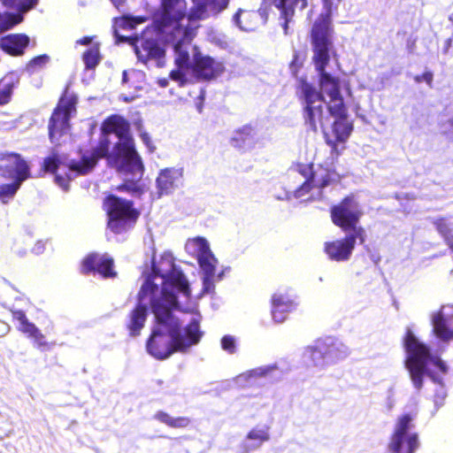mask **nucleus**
<instances>
[{"label": "nucleus", "instance_id": "nucleus-1", "mask_svg": "<svg viewBox=\"0 0 453 453\" xmlns=\"http://www.w3.org/2000/svg\"><path fill=\"white\" fill-rule=\"evenodd\" d=\"M101 129L104 136L98 146L83 154L80 161H73L69 169L86 174L100 158L106 157L109 165L123 176L124 182L118 190L139 195V181L143 176L144 166L130 134L129 123L121 116L112 115L104 121Z\"/></svg>", "mask_w": 453, "mask_h": 453}, {"label": "nucleus", "instance_id": "nucleus-2", "mask_svg": "<svg viewBox=\"0 0 453 453\" xmlns=\"http://www.w3.org/2000/svg\"><path fill=\"white\" fill-rule=\"evenodd\" d=\"M144 281L138 293L136 306L130 311L127 328L129 335H140L148 317V303L153 312L154 302L163 310L180 309L183 299L191 295L188 280L170 255L165 254L159 265L152 260L150 271L142 273Z\"/></svg>", "mask_w": 453, "mask_h": 453}, {"label": "nucleus", "instance_id": "nucleus-3", "mask_svg": "<svg viewBox=\"0 0 453 453\" xmlns=\"http://www.w3.org/2000/svg\"><path fill=\"white\" fill-rule=\"evenodd\" d=\"M193 7L187 12L186 0H161L159 10L154 15L153 23L162 28L169 27L174 42L175 50L180 56L177 62L186 64L188 49L196 34L192 21L205 19L225 10L229 0H192Z\"/></svg>", "mask_w": 453, "mask_h": 453}, {"label": "nucleus", "instance_id": "nucleus-4", "mask_svg": "<svg viewBox=\"0 0 453 453\" xmlns=\"http://www.w3.org/2000/svg\"><path fill=\"white\" fill-rule=\"evenodd\" d=\"M176 311H190L189 308L163 310L154 302L155 324L146 342L147 352L156 359L165 360L174 352H186L196 345L203 333L200 330V314H194L188 324L183 327Z\"/></svg>", "mask_w": 453, "mask_h": 453}, {"label": "nucleus", "instance_id": "nucleus-5", "mask_svg": "<svg viewBox=\"0 0 453 453\" xmlns=\"http://www.w3.org/2000/svg\"><path fill=\"white\" fill-rule=\"evenodd\" d=\"M405 350V368L414 388L419 392L423 388L424 377L427 376L437 385L434 395L435 411L444 405L447 390L444 377L448 374V365L438 356L434 355L429 346L421 342L410 327L406 328L403 339Z\"/></svg>", "mask_w": 453, "mask_h": 453}, {"label": "nucleus", "instance_id": "nucleus-6", "mask_svg": "<svg viewBox=\"0 0 453 453\" xmlns=\"http://www.w3.org/2000/svg\"><path fill=\"white\" fill-rule=\"evenodd\" d=\"M145 20L143 17H122L114 19L113 35L117 44L127 42L134 47L139 62L148 67L162 68L165 65V46L172 44L175 50L173 40L170 39L172 33L169 27L162 28L156 24L148 26L141 34L133 36L121 35L118 28L133 29Z\"/></svg>", "mask_w": 453, "mask_h": 453}, {"label": "nucleus", "instance_id": "nucleus-7", "mask_svg": "<svg viewBox=\"0 0 453 453\" xmlns=\"http://www.w3.org/2000/svg\"><path fill=\"white\" fill-rule=\"evenodd\" d=\"M350 351L341 340L333 336L319 338L303 350V359L308 366L324 371L347 358Z\"/></svg>", "mask_w": 453, "mask_h": 453}, {"label": "nucleus", "instance_id": "nucleus-8", "mask_svg": "<svg viewBox=\"0 0 453 453\" xmlns=\"http://www.w3.org/2000/svg\"><path fill=\"white\" fill-rule=\"evenodd\" d=\"M313 50V62L319 74V93L326 94L329 98L341 95L340 85L336 79L326 72V67L330 59V54L333 50L332 38H311Z\"/></svg>", "mask_w": 453, "mask_h": 453}, {"label": "nucleus", "instance_id": "nucleus-9", "mask_svg": "<svg viewBox=\"0 0 453 453\" xmlns=\"http://www.w3.org/2000/svg\"><path fill=\"white\" fill-rule=\"evenodd\" d=\"M186 251L195 257L203 273V293L210 294L214 291L215 270L218 259L210 249L208 241L203 237H196L187 242Z\"/></svg>", "mask_w": 453, "mask_h": 453}, {"label": "nucleus", "instance_id": "nucleus-10", "mask_svg": "<svg viewBox=\"0 0 453 453\" xmlns=\"http://www.w3.org/2000/svg\"><path fill=\"white\" fill-rule=\"evenodd\" d=\"M104 208L108 217V227L115 234L130 228L139 217L133 203L115 195H109L104 201Z\"/></svg>", "mask_w": 453, "mask_h": 453}, {"label": "nucleus", "instance_id": "nucleus-11", "mask_svg": "<svg viewBox=\"0 0 453 453\" xmlns=\"http://www.w3.org/2000/svg\"><path fill=\"white\" fill-rule=\"evenodd\" d=\"M414 415L403 413L395 419L388 444L391 453H415L419 448L418 434L414 431Z\"/></svg>", "mask_w": 453, "mask_h": 453}, {"label": "nucleus", "instance_id": "nucleus-12", "mask_svg": "<svg viewBox=\"0 0 453 453\" xmlns=\"http://www.w3.org/2000/svg\"><path fill=\"white\" fill-rule=\"evenodd\" d=\"M300 97L303 102V118L308 129L317 132L319 126L324 127V120L327 117H324L323 103L324 96L318 89L307 82L301 81L299 84Z\"/></svg>", "mask_w": 453, "mask_h": 453}, {"label": "nucleus", "instance_id": "nucleus-13", "mask_svg": "<svg viewBox=\"0 0 453 453\" xmlns=\"http://www.w3.org/2000/svg\"><path fill=\"white\" fill-rule=\"evenodd\" d=\"M296 171L304 178L303 183L295 190L294 196L301 198L307 194L311 188H324L334 182H338L340 176L334 171L322 167L314 170L311 165H298Z\"/></svg>", "mask_w": 453, "mask_h": 453}, {"label": "nucleus", "instance_id": "nucleus-14", "mask_svg": "<svg viewBox=\"0 0 453 453\" xmlns=\"http://www.w3.org/2000/svg\"><path fill=\"white\" fill-rule=\"evenodd\" d=\"M283 376V371L274 363L246 371L237 375L234 382L242 388L262 387L279 382Z\"/></svg>", "mask_w": 453, "mask_h": 453}, {"label": "nucleus", "instance_id": "nucleus-15", "mask_svg": "<svg viewBox=\"0 0 453 453\" xmlns=\"http://www.w3.org/2000/svg\"><path fill=\"white\" fill-rule=\"evenodd\" d=\"M361 215L359 203L354 196L345 197L339 204L331 208L334 224L348 233L362 228L357 226Z\"/></svg>", "mask_w": 453, "mask_h": 453}, {"label": "nucleus", "instance_id": "nucleus-16", "mask_svg": "<svg viewBox=\"0 0 453 453\" xmlns=\"http://www.w3.org/2000/svg\"><path fill=\"white\" fill-rule=\"evenodd\" d=\"M362 244L365 241V231L358 228L354 233H348L340 240L327 242L324 245V251L330 260L336 262L348 261L355 249L357 241Z\"/></svg>", "mask_w": 453, "mask_h": 453}, {"label": "nucleus", "instance_id": "nucleus-17", "mask_svg": "<svg viewBox=\"0 0 453 453\" xmlns=\"http://www.w3.org/2000/svg\"><path fill=\"white\" fill-rule=\"evenodd\" d=\"M0 176L23 183L30 178V166L18 153L0 152Z\"/></svg>", "mask_w": 453, "mask_h": 453}, {"label": "nucleus", "instance_id": "nucleus-18", "mask_svg": "<svg viewBox=\"0 0 453 453\" xmlns=\"http://www.w3.org/2000/svg\"><path fill=\"white\" fill-rule=\"evenodd\" d=\"M432 333L441 342L453 340V304H443L430 316Z\"/></svg>", "mask_w": 453, "mask_h": 453}, {"label": "nucleus", "instance_id": "nucleus-19", "mask_svg": "<svg viewBox=\"0 0 453 453\" xmlns=\"http://www.w3.org/2000/svg\"><path fill=\"white\" fill-rule=\"evenodd\" d=\"M7 6L16 9V12H0V31L4 32L19 24L24 14L36 6L39 0H1Z\"/></svg>", "mask_w": 453, "mask_h": 453}, {"label": "nucleus", "instance_id": "nucleus-20", "mask_svg": "<svg viewBox=\"0 0 453 453\" xmlns=\"http://www.w3.org/2000/svg\"><path fill=\"white\" fill-rule=\"evenodd\" d=\"M183 185V168L168 167L162 169L156 180L158 196H169Z\"/></svg>", "mask_w": 453, "mask_h": 453}, {"label": "nucleus", "instance_id": "nucleus-21", "mask_svg": "<svg viewBox=\"0 0 453 453\" xmlns=\"http://www.w3.org/2000/svg\"><path fill=\"white\" fill-rule=\"evenodd\" d=\"M83 273L96 272L104 278H111L116 275L113 271V259L108 255H98L91 253L88 255L82 262Z\"/></svg>", "mask_w": 453, "mask_h": 453}, {"label": "nucleus", "instance_id": "nucleus-22", "mask_svg": "<svg viewBox=\"0 0 453 453\" xmlns=\"http://www.w3.org/2000/svg\"><path fill=\"white\" fill-rule=\"evenodd\" d=\"M324 11L315 20L311 29V38L317 35L319 38H332L331 18L333 11L337 8L341 0H322Z\"/></svg>", "mask_w": 453, "mask_h": 453}, {"label": "nucleus", "instance_id": "nucleus-23", "mask_svg": "<svg viewBox=\"0 0 453 453\" xmlns=\"http://www.w3.org/2000/svg\"><path fill=\"white\" fill-rule=\"evenodd\" d=\"M296 306V296L288 290H278L272 297V317L276 323L286 319V313Z\"/></svg>", "mask_w": 453, "mask_h": 453}, {"label": "nucleus", "instance_id": "nucleus-24", "mask_svg": "<svg viewBox=\"0 0 453 453\" xmlns=\"http://www.w3.org/2000/svg\"><path fill=\"white\" fill-rule=\"evenodd\" d=\"M10 311L12 314L13 319L17 320L19 323L17 326L19 331L32 339L37 348H42L46 345L44 335L34 323L28 320L25 311L15 309L14 307L10 308Z\"/></svg>", "mask_w": 453, "mask_h": 453}, {"label": "nucleus", "instance_id": "nucleus-25", "mask_svg": "<svg viewBox=\"0 0 453 453\" xmlns=\"http://www.w3.org/2000/svg\"><path fill=\"white\" fill-rule=\"evenodd\" d=\"M224 65L209 56H196L194 72L203 80H211L218 77L224 71Z\"/></svg>", "mask_w": 453, "mask_h": 453}, {"label": "nucleus", "instance_id": "nucleus-26", "mask_svg": "<svg viewBox=\"0 0 453 453\" xmlns=\"http://www.w3.org/2000/svg\"><path fill=\"white\" fill-rule=\"evenodd\" d=\"M270 440L269 427H254L252 428L243 441L240 444L239 449L241 453H250L259 449L262 444Z\"/></svg>", "mask_w": 453, "mask_h": 453}, {"label": "nucleus", "instance_id": "nucleus-27", "mask_svg": "<svg viewBox=\"0 0 453 453\" xmlns=\"http://www.w3.org/2000/svg\"><path fill=\"white\" fill-rule=\"evenodd\" d=\"M334 140L326 136V143L331 147L333 153L339 155L337 151V143H343L350 135L352 131V125L347 121V117L334 119L332 126Z\"/></svg>", "mask_w": 453, "mask_h": 453}, {"label": "nucleus", "instance_id": "nucleus-28", "mask_svg": "<svg viewBox=\"0 0 453 453\" xmlns=\"http://www.w3.org/2000/svg\"><path fill=\"white\" fill-rule=\"evenodd\" d=\"M28 43L29 37L26 35H9L1 39L0 47L9 55L19 56L24 53V50L28 46Z\"/></svg>", "mask_w": 453, "mask_h": 453}, {"label": "nucleus", "instance_id": "nucleus-29", "mask_svg": "<svg viewBox=\"0 0 453 453\" xmlns=\"http://www.w3.org/2000/svg\"><path fill=\"white\" fill-rule=\"evenodd\" d=\"M69 120L65 113L54 111L49 122V137L52 143H57L59 137L67 132Z\"/></svg>", "mask_w": 453, "mask_h": 453}, {"label": "nucleus", "instance_id": "nucleus-30", "mask_svg": "<svg viewBox=\"0 0 453 453\" xmlns=\"http://www.w3.org/2000/svg\"><path fill=\"white\" fill-rule=\"evenodd\" d=\"M257 142V132L251 126H244L236 130L231 139L233 146L239 149H251Z\"/></svg>", "mask_w": 453, "mask_h": 453}, {"label": "nucleus", "instance_id": "nucleus-31", "mask_svg": "<svg viewBox=\"0 0 453 453\" xmlns=\"http://www.w3.org/2000/svg\"><path fill=\"white\" fill-rule=\"evenodd\" d=\"M274 5L280 11V17L284 19L282 27L284 34L288 33V23L290 22L294 12L295 7L300 3L301 9L305 8L307 2L306 0H273Z\"/></svg>", "mask_w": 453, "mask_h": 453}, {"label": "nucleus", "instance_id": "nucleus-32", "mask_svg": "<svg viewBox=\"0 0 453 453\" xmlns=\"http://www.w3.org/2000/svg\"><path fill=\"white\" fill-rule=\"evenodd\" d=\"M154 418L173 428H185L190 424V419L188 417L174 418L163 411L156 412Z\"/></svg>", "mask_w": 453, "mask_h": 453}, {"label": "nucleus", "instance_id": "nucleus-33", "mask_svg": "<svg viewBox=\"0 0 453 453\" xmlns=\"http://www.w3.org/2000/svg\"><path fill=\"white\" fill-rule=\"evenodd\" d=\"M436 230L444 238L449 247L453 250V221L447 219H437L434 222Z\"/></svg>", "mask_w": 453, "mask_h": 453}, {"label": "nucleus", "instance_id": "nucleus-34", "mask_svg": "<svg viewBox=\"0 0 453 453\" xmlns=\"http://www.w3.org/2000/svg\"><path fill=\"white\" fill-rule=\"evenodd\" d=\"M327 111L334 119L347 117V110L342 95L330 97V102L327 104Z\"/></svg>", "mask_w": 453, "mask_h": 453}, {"label": "nucleus", "instance_id": "nucleus-35", "mask_svg": "<svg viewBox=\"0 0 453 453\" xmlns=\"http://www.w3.org/2000/svg\"><path fill=\"white\" fill-rule=\"evenodd\" d=\"M174 53H175V64L177 65V69L171 71L169 76L173 81H177L180 83V86H183L187 81L185 70L188 69L190 65V57L188 56V60L187 61L186 64H180V63L177 62V58L180 56L179 52L174 50Z\"/></svg>", "mask_w": 453, "mask_h": 453}, {"label": "nucleus", "instance_id": "nucleus-36", "mask_svg": "<svg viewBox=\"0 0 453 453\" xmlns=\"http://www.w3.org/2000/svg\"><path fill=\"white\" fill-rule=\"evenodd\" d=\"M77 104V97L75 96L64 95L55 109V111H59L60 112L65 113L66 117L70 119L72 111H75V105Z\"/></svg>", "mask_w": 453, "mask_h": 453}, {"label": "nucleus", "instance_id": "nucleus-37", "mask_svg": "<svg viewBox=\"0 0 453 453\" xmlns=\"http://www.w3.org/2000/svg\"><path fill=\"white\" fill-rule=\"evenodd\" d=\"M21 182L12 181L9 184L0 185V200L3 203H8V200L12 198L17 191L19 189Z\"/></svg>", "mask_w": 453, "mask_h": 453}, {"label": "nucleus", "instance_id": "nucleus-38", "mask_svg": "<svg viewBox=\"0 0 453 453\" xmlns=\"http://www.w3.org/2000/svg\"><path fill=\"white\" fill-rule=\"evenodd\" d=\"M83 62L87 69L95 68L100 62V52L97 46H93L83 54Z\"/></svg>", "mask_w": 453, "mask_h": 453}, {"label": "nucleus", "instance_id": "nucleus-39", "mask_svg": "<svg viewBox=\"0 0 453 453\" xmlns=\"http://www.w3.org/2000/svg\"><path fill=\"white\" fill-rule=\"evenodd\" d=\"M62 164L60 157L52 152L49 157H45L42 163V169L48 173H55Z\"/></svg>", "mask_w": 453, "mask_h": 453}, {"label": "nucleus", "instance_id": "nucleus-40", "mask_svg": "<svg viewBox=\"0 0 453 453\" xmlns=\"http://www.w3.org/2000/svg\"><path fill=\"white\" fill-rule=\"evenodd\" d=\"M50 61V57L47 54L37 56L30 60L27 65V71L30 73L36 72L42 68Z\"/></svg>", "mask_w": 453, "mask_h": 453}, {"label": "nucleus", "instance_id": "nucleus-41", "mask_svg": "<svg viewBox=\"0 0 453 453\" xmlns=\"http://www.w3.org/2000/svg\"><path fill=\"white\" fill-rule=\"evenodd\" d=\"M221 349L229 355L235 354L237 351V343L234 336L226 334L220 340Z\"/></svg>", "mask_w": 453, "mask_h": 453}, {"label": "nucleus", "instance_id": "nucleus-42", "mask_svg": "<svg viewBox=\"0 0 453 453\" xmlns=\"http://www.w3.org/2000/svg\"><path fill=\"white\" fill-rule=\"evenodd\" d=\"M13 87L12 81H4L0 87V105L5 104L10 101Z\"/></svg>", "mask_w": 453, "mask_h": 453}, {"label": "nucleus", "instance_id": "nucleus-43", "mask_svg": "<svg viewBox=\"0 0 453 453\" xmlns=\"http://www.w3.org/2000/svg\"><path fill=\"white\" fill-rule=\"evenodd\" d=\"M71 180V177H68L67 179L64 176L56 173L55 174V182L64 190L68 191L69 189V180Z\"/></svg>", "mask_w": 453, "mask_h": 453}, {"label": "nucleus", "instance_id": "nucleus-44", "mask_svg": "<svg viewBox=\"0 0 453 453\" xmlns=\"http://www.w3.org/2000/svg\"><path fill=\"white\" fill-rule=\"evenodd\" d=\"M434 75L431 72H425L421 75H416L414 80L416 82L420 83L426 81L430 87L432 86Z\"/></svg>", "mask_w": 453, "mask_h": 453}, {"label": "nucleus", "instance_id": "nucleus-45", "mask_svg": "<svg viewBox=\"0 0 453 453\" xmlns=\"http://www.w3.org/2000/svg\"><path fill=\"white\" fill-rule=\"evenodd\" d=\"M140 138H141L142 142H143V144L148 148V150L150 152H153L155 150L156 148L153 145L150 136L148 133L141 132Z\"/></svg>", "mask_w": 453, "mask_h": 453}, {"label": "nucleus", "instance_id": "nucleus-46", "mask_svg": "<svg viewBox=\"0 0 453 453\" xmlns=\"http://www.w3.org/2000/svg\"><path fill=\"white\" fill-rule=\"evenodd\" d=\"M395 404V388L394 387H391L388 389L387 392V407L388 410L390 411L394 408Z\"/></svg>", "mask_w": 453, "mask_h": 453}, {"label": "nucleus", "instance_id": "nucleus-47", "mask_svg": "<svg viewBox=\"0 0 453 453\" xmlns=\"http://www.w3.org/2000/svg\"><path fill=\"white\" fill-rule=\"evenodd\" d=\"M442 130L450 139H453V118L442 126Z\"/></svg>", "mask_w": 453, "mask_h": 453}, {"label": "nucleus", "instance_id": "nucleus-48", "mask_svg": "<svg viewBox=\"0 0 453 453\" xmlns=\"http://www.w3.org/2000/svg\"><path fill=\"white\" fill-rule=\"evenodd\" d=\"M45 250V243L42 241H38L32 249V252L35 255L43 253Z\"/></svg>", "mask_w": 453, "mask_h": 453}, {"label": "nucleus", "instance_id": "nucleus-49", "mask_svg": "<svg viewBox=\"0 0 453 453\" xmlns=\"http://www.w3.org/2000/svg\"><path fill=\"white\" fill-rule=\"evenodd\" d=\"M242 10H239L233 16V22L234 23L235 26H237L240 28H242V27L241 25V14H242Z\"/></svg>", "mask_w": 453, "mask_h": 453}, {"label": "nucleus", "instance_id": "nucleus-50", "mask_svg": "<svg viewBox=\"0 0 453 453\" xmlns=\"http://www.w3.org/2000/svg\"><path fill=\"white\" fill-rule=\"evenodd\" d=\"M274 197L277 199V200H289L291 198V195L289 192L288 191H283L282 193L280 194H278V195H275Z\"/></svg>", "mask_w": 453, "mask_h": 453}, {"label": "nucleus", "instance_id": "nucleus-51", "mask_svg": "<svg viewBox=\"0 0 453 453\" xmlns=\"http://www.w3.org/2000/svg\"><path fill=\"white\" fill-rule=\"evenodd\" d=\"M91 42H92V37H90V36H84L76 42L77 44L86 45V46L89 45Z\"/></svg>", "mask_w": 453, "mask_h": 453}, {"label": "nucleus", "instance_id": "nucleus-52", "mask_svg": "<svg viewBox=\"0 0 453 453\" xmlns=\"http://www.w3.org/2000/svg\"><path fill=\"white\" fill-rule=\"evenodd\" d=\"M127 0H111L112 4L118 9L121 10Z\"/></svg>", "mask_w": 453, "mask_h": 453}, {"label": "nucleus", "instance_id": "nucleus-53", "mask_svg": "<svg viewBox=\"0 0 453 453\" xmlns=\"http://www.w3.org/2000/svg\"><path fill=\"white\" fill-rule=\"evenodd\" d=\"M157 84L161 88H166L169 84V81L167 78H162L157 81Z\"/></svg>", "mask_w": 453, "mask_h": 453}, {"label": "nucleus", "instance_id": "nucleus-54", "mask_svg": "<svg viewBox=\"0 0 453 453\" xmlns=\"http://www.w3.org/2000/svg\"><path fill=\"white\" fill-rule=\"evenodd\" d=\"M0 331L3 333V334H6L10 329L8 324L4 322H0Z\"/></svg>", "mask_w": 453, "mask_h": 453}, {"label": "nucleus", "instance_id": "nucleus-55", "mask_svg": "<svg viewBox=\"0 0 453 453\" xmlns=\"http://www.w3.org/2000/svg\"><path fill=\"white\" fill-rule=\"evenodd\" d=\"M127 75H128L127 71H123V73H122V82L123 83L127 82V81H128Z\"/></svg>", "mask_w": 453, "mask_h": 453}, {"label": "nucleus", "instance_id": "nucleus-56", "mask_svg": "<svg viewBox=\"0 0 453 453\" xmlns=\"http://www.w3.org/2000/svg\"><path fill=\"white\" fill-rule=\"evenodd\" d=\"M224 277V272H220L217 275L215 274V278H217V280H221Z\"/></svg>", "mask_w": 453, "mask_h": 453}, {"label": "nucleus", "instance_id": "nucleus-57", "mask_svg": "<svg viewBox=\"0 0 453 453\" xmlns=\"http://www.w3.org/2000/svg\"><path fill=\"white\" fill-rule=\"evenodd\" d=\"M449 20L453 22V12L449 16Z\"/></svg>", "mask_w": 453, "mask_h": 453}, {"label": "nucleus", "instance_id": "nucleus-58", "mask_svg": "<svg viewBox=\"0 0 453 453\" xmlns=\"http://www.w3.org/2000/svg\"><path fill=\"white\" fill-rule=\"evenodd\" d=\"M450 42H451V40H450V39L447 40V42H446V45H447L448 47H449V46H450Z\"/></svg>", "mask_w": 453, "mask_h": 453}, {"label": "nucleus", "instance_id": "nucleus-59", "mask_svg": "<svg viewBox=\"0 0 453 453\" xmlns=\"http://www.w3.org/2000/svg\"><path fill=\"white\" fill-rule=\"evenodd\" d=\"M18 254H19V256H23V255H25V254H26V252H25V251H23V252L19 251V252H18Z\"/></svg>", "mask_w": 453, "mask_h": 453}, {"label": "nucleus", "instance_id": "nucleus-60", "mask_svg": "<svg viewBox=\"0 0 453 453\" xmlns=\"http://www.w3.org/2000/svg\"><path fill=\"white\" fill-rule=\"evenodd\" d=\"M449 277H450V280H453V270L450 272V275H449Z\"/></svg>", "mask_w": 453, "mask_h": 453}, {"label": "nucleus", "instance_id": "nucleus-61", "mask_svg": "<svg viewBox=\"0 0 453 453\" xmlns=\"http://www.w3.org/2000/svg\"><path fill=\"white\" fill-rule=\"evenodd\" d=\"M197 109H198V111L201 112V111H202V105H197Z\"/></svg>", "mask_w": 453, "mask_h": 453}, {"label": "nucleus", "instance_id": "nucleus-62", "mask_svg": "<svg viewBox=\"0 0 453 453\" xmlns=\"http://www.w3.org/2000/svg\"><path fill=\"white\" fill-rule=\"evenodd\" d=\"M250 442H257V440H250Z\"/></svg>", "mask_w": 453, "mask_h": 453}, {"label": "nucleus", "instance_id": "nucleus-63", "mask_svg": "<svg viewBox=\"0 0 453 453\" xmlns=\"http://www.w3.org/2000/svg\"><path fill=\"white\" fill-rule=\"evenodd\" d=\"M294 65V61L291 63L290 67L292 68Z\"/></svg>", "mask_w": 453, "mask_h": 453}]
</instances>
